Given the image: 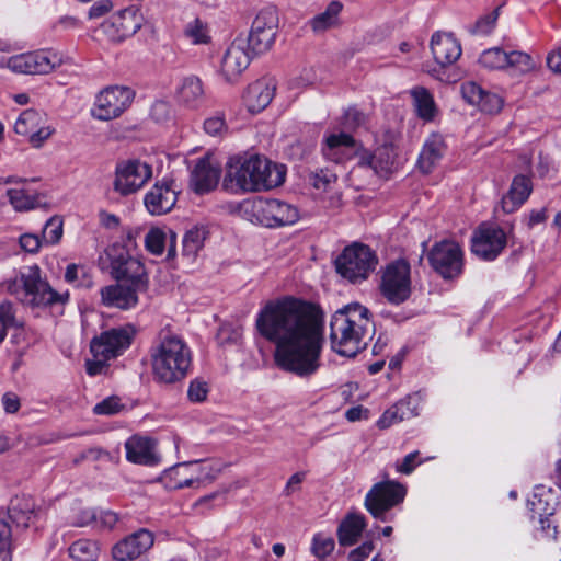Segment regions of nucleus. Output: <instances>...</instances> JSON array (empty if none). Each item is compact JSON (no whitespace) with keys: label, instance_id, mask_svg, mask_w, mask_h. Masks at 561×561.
Wrapping results in <instances>:
<instances>
[{"label":"nucleus","instance_id":"nucleus-8","mask_svg":"<svg viewBox=\"0 0 561 561\" xmlns=\"http://www.w3.org/2000/svg\"><path fill=\"white\" fill-rule=\"evenodd\" d=\"M379 290L392 305H400L410 298L412 282L408 261L400 259L385 266L380 275Z\"/></svg>","mask_w":561,"mask_h":561},{"label":"nucleus","instance_id":"nucleus-31","mask_svg":"<svg viewBox=\"0 0 561 561\" xmlns=\"http://www.w3.org/2000/svg\"><path fill=\"white\" fill-rule=\"evenodd\" d=\"M446 142L442 135L432 134L425 140L417 159L422 173L428 174L439 163L446 152Z\"/></svg>","mask_w":561,"mask_h":561},{"label":"nucleus","instance_id":"nucleus-36","mask_svg":"<svg viewBox=\"0 0 561 561\" xmlns=\"http://www.w3.org/2000/svg\"><path fill=\"white\" fill-rule=\"evenodd\" d=\"M343 4L340 1H331L325 10L310 20L311 30L317 33H323L328 30L340 26V15Z\"/></svg>","mask_w":561,"mask_h":561},{"label":"nucleus","instance_id":"nucleus-18","mask_svg":"<svg viewBox=\"0 0 561 561\" xmlns=\"http://www.w3.org/2000/svg\"><path fill=\"white\" fill-rule=\"evenodd\" d=\"M14 130L16 134L27 137L30 144L35 148L41 147L54 133V128L47 124L46 115L35 110H26L21 113L14 124Z\"/></svg>","mask_w":561,"mask_h":561},{"label":"nucleus","instance_id":"nucleus-41","mask_svg":"<svg viewBox=\"0 0 561 561\" xmlns=\"http://www.w3.org/2000/svg\"><path fill=\"white\" fill-rule=\"evenodd\" d=\"M206 236L207 231L204 227L196 226L190 229L183 238V255L188 260H194L202 250Z\"/></svg>","mask_w":561,"mask_h":561},{"label":"nucleus","instance_id":"nucleus-42","mask_svg":"<svg viewBox=\"0 0 561 561\" xmlns=\"http://www.w3.org/2000/svg\"><path fill=\"white\" fill-rule=\"evenodd\" d=\"M10 204L16 211H27L36 207L38 198L24 188H10L7 191Z\"/></svg>","mask_w":561,"mask_h":561},{"label":"nucleus","instance_id":"nucleus-20","mask_svg":"<svg viewBox=\"0 0 561 561\" xmlns=\"http://www.w3.org/2000/svg\"><path fill=\"white\" fill-rule=\"evenodd\" d=\"M179 191L172 180L156 182L146 193L144 204L149 214L161 216L171 211L178 202Z\"/></svg>","mask_w":561,"mask_h":561},{"label":"nucleus","instance_id":"nucleus-23","mask_svg":"<svg viewBox=\"0 0 561 561\" xmlns=\"http://www.w3.org/2000/svg\"><path fill=\"white\" fill-rule=\"evenodd\" d=\"M430 45L434 60L440 67H448L455 64L461 56V45L451 33H434Z\"/></svg>","mask_w":561,"mask_h":561},{"label":"nucleus","instance_id":"nucleus-9","mask_svg":"<svg viewBox=\"0 0 561 561\" xmlns=\"http://www.w3.org/2000/svg\"><path fill=\"white\" fill-rule=\"evenodd\" d=\"M152 165L137 158L119 160L114 172L113 188L121 196L141 190L152 178Z\"/></svg>","mask_w":561,"mask_h":561},{"label":"nucleus","instance_id":"nucleus-37","mask_svg":"<svg viewBox=\"0 0 561 561\" xmlns=\"http://www.w3.org/2000/svg\"><path fill=\"white\" fill-rule=\"evenodd\" d=\"M410 95L417 116L427 122L433 121L437 107L432 93L426 88L417 85L410 90Z\"/></svg>","mask_w":561,"mask_h":561},{"label":"nucleus","instance_id":"nucleus-52","mask_svg":"<svg viewBox=\"0 0 561 561\" xmlns=\"http://www.w3.org/2000/svg\"><path fill=\"white\" fill-rule=\"evenodd\" d=\"M15 317L13 306L10 302L0 304V343L7 336V331L10 327L14 325Z\"/></svg>","mask_w":561,"mask_h":561},{"label":"nucleus","instance_id":"nucleus-43","mask_svg":"<svg viewBox=\"0 0 561 561\" xmlns=\"http://www.w3.org/2000/svg\"><path fill=\"white\" fill-rule=\"evenodd\" d=\"M69 554L76 561H96L99 546L92 540L80 539L70 546Z\"/></svg>","mask_w":561,"mask_h":561},{"label":"nucleus","instance_id":"nucleus-22","mask_svg":"<svg viewBox=\"0 0 561 561\" xmlns=\"http://www.w3.org/2000/svg\"><path fill=\"white\" fill-rule=\"evenodd\" d=\"M153 542V535L146 529H140L117 542L113 547L112 554L116 561H133L146 553Z\"/></svg>","mask_w":561,"mask_h":561},{"label":"nucleus","instance_id":"nucleus-49","mask_svg":"<svg viewBox=\"0 0 561 561\" xmlns=\"http://www.w3.org/2000/svg\"><path fill=\"white\" fill-rule=\"evenodd\" d=\"M62 220L59 217H51L45 224L42 238L45 244H56L62 237Z\"/></svg>","mask_w":561,"mask_h":561},{"label":"nucleus","instance_id":"nucleus-48","mask_svg":"<svg viewBox=\"0 0 561 561\" xmlns=\"http://www.w3.org/2000/svg\"><path fill=\"white\" fill-rule=\"evenodd\" d=\"M167 233L157 227L151 228L145 238L146 249L154 255H161L164 251Z\"/></svg>","mask_w":561,"mask_h":561},{"label":"nucleus","instance_id":"nucleus-63","mask_svg":"<svg viewBox=\"0 0 561 561\" xmlns=\"http://www.w3.org/2000/svg\"><path fill=\"white\" fill-rule=\"evenodd\" d=\"M2 405L7 413H16L21 407L20 398L14 392H7L2 396Z\"/></svg>","mask_w":561,"mask_h":561},{"label":"nucleus","instance_id":"nucleus-45","mask_svg":"<svg viewBox=\"0 0 561 561\" xmlns=\"http://www.w3.org/2000/svg\"><path fill=\"white\" fill-rule=\"evenodd\" d=\"M310 184L318 191L328 193L334 191L337 175L329 168L320 169L309 175Z\"/></svg>","mask_w":561,"mask_h":561},{"label":"nucleus","instance_id":"nucleus-13","mask_svg":"<svg viewBox=\"0 0 561 561\" xmlns=\"http://www.w3.org/2000/svg\"><path fill=\"white\" fill-rule=\"evenodd\" d=\"M252 211L261 225L270 228L293 225L299 218L295 206L278 199H257L252 205Z\"/></svg>","mask_w":561,"mask_h":561},{"label":"nucleus","instance_id":"nucleus-29","mask_svg":"<svg viewBox=\"0 0 561 561\" xmlns=\"http://www.w3.org/2000/svg\"><path fill=\"white\" fill-rule=\"evenodd\" d=\"M396 152L392 146H382L373 153L364 150L359 153L358 164L371 168L376 174L387 176L394 170Z\"/></svg>","mask_w":561,"mask_h":561},{"label":"nucleus","instance_id":"nucleus-44","mask_svg":"<svg viewBox=\"0 0 561 561\" xmlns=\"http://www.w3.org/2000/svg\"><path fill=\"white\" fill-rule=\"evenodd\" d=\"M513 72L526 75L536 69V62L527 53L519 50L507 51V67Z\"/></svg>","mask_w":561,"mask_h":561},{"label":"nucleus","instance_id":"nucleus-32","mask_svg":"<svg viewBox=\"0 0 561 561\" xmlns=\"http://www.w3.org/2000/svg\"><path fill=\"white\" fill-rule=\"evenodd\" d=\"M533 191L530 178L518 174L514 176L508 192L501 201V207L504 213L511 214L517 210L529 197Z\"/></svg>","mask_w":561,"mask_h":561},{"label":"nucleus","instance_id":"nucleus-6","mask_svg":"<svg viewBox=\"0 0 561 561\" xmlns=\"http://www.w3.org/2000/svg\"><path fill=\"white\" fill-rule=\"evenodd\" d=\"M22 290L20 298L23 304L32 308H51L64 306L69 299V293L55 290L49 283L42 277L37 265L30 266L21 274Z\"/></svg>","mask_w":561,"mask_h":561},{"label":"nucleus","instance_id":"nucleus-27","mask_svg":"<svg viewBox=\"0 0 561 561\" xmlns=\"http://www.w3.org/2000/svg\"><path fill=\"white\" fill-rule=\"evenodd\" d=\"M276 91V82L272 78H261L251 83L243 101L249 112L259 113L263 111L273 100Z\"/></svg>","mask_w":561,"mask_h":561},{"label":"nucleus","instance_id":"nucleus-60","mask_svg":"<svg viewBox=\"0 0 561 561\" xmlns=\"http://www.w3.org/2000/svg\"><path fill=\"white\" fill-rule=\"evenodd\" d=\"M112 9L113 3L111 0H99L90 8L88 16L89 19H98L108 13Z\"/></svg>","mask_w":561,"mask_h":561},{"label":"nucleus","instance_id":"nucleus-55","mask_svg":"<svg viewBox=\"0 0 561 561\" xmlns=\"http://www.w3.org/2000/svg\"><path fill=\"white\" fill-rule=\"evenodd\" d=\"M208 394V386L199 379L192 380L188 386L187 397L192 402H203Z\"/></svg>","mask_w":561,"mask_h":561},{"label":"nucleus","instance_id":"nucleus-11","mask_svg":"<svg viewBox=\"0 0 561 561\" xmlns=\"http://www.w3.org/2000/svg\"><path fill=\"white\" fill-rule=\"evenodd\" d=\"M407 495V488L394 480L376 483L366 494L364 505L377 519L386 520V513L401 504Z\"/></svg>","mask_w":561,"mask_h":561},{"label":"nucleus","instance_id":"nucleus-4","mask_svg":"<svg viewBox=\"0 0 561 561\" xmlns=\"http://www.w3.org/2000/svg\"><path fill=\"white\" fill-rule=\"evenodd\" d=\"M191 362L188 346L174 335L163 337L151 353L153 377L163 383L182 380L191 367Z\"/></svg>","mask_w":561,"mask_h":561},{"label":"nucleus","instance_id":"nucleus-26","mask_svg":"<svg viewBox=\"0 0 561 561\" xmlns=\"http://www.w3.org/2000/svg\"><path fill=\"white\" fill-rule=\"evenodd\" d=\"M421 397L417 393L408 396L387 409L377 421L380 430L389 428L404 420L419 415Z\"/></svg>","mask_w":561,"mask_h":561},{"label":"nucleus","instance_id":"nucleus-64","mask_svg":"<svg viewBox=\"0 0 561 561\" xmlns=\"http://www.w3.org/2000/svg\"><path fill=\"white\" fill-rule=\"evenodd\" d=\"M117 523V516L110 511H102L96 514V522L93 524L99 528H112Z\"/></svg>","mask_w":561,"mask_h":561},{"label":"nucleus","instance_id":"nucleus-40","mask_svg":"<svg viewBox=\"0 0 561 561\" xmlns=\"http://www.w3.org/2000/svg\"><path fill=\"white\" fill-rule=\"evenodd\" d=\"M193 480V486H201L213 482L220 469L211 461L188 462Z\"/></svg>","mask_w":561,"mask_h":561},{"label":"nucleus","instance_id":"nucleus-50","mask_svg":"<svg viewBox=\"0 0 561 561\" xmlns=\"http://www.w3.org/2000/svg\"><path fill=\"white\" fill-rule=\"evenodd\" d=\"M335 548V541L332 537L323 534H317L313 536L311 552L319 559H323L330 556Z\"/></svg>","mask_w":561,"mask_h":561},{"label":"nucleus","instance_id":"nucleus-19","mask_svg":"<svg viewBox=\"0 0 561 561\" xmlns=\"http://www.w3.org/2000/svg\"><path fill=\"white\" fill-rule=\"evenodd\" d=\"M251 55L244 38H236L226 49L221 64L220 75L228 83H234L249 67Z\"/></svg>","mask_w":561,"mask_h":561},{"label":"nucleus","instance_id":"nucleus-57","mask_svg":"<svg viewBox=\"0 0 561 561\" xmlns=\"http://www.w3.org/2000/svg\"><path fill=\"white\" fill-rule=\"evenodd\" d=\"M19 243L22 250L28 253H37L44 243L43 238L35 233H24Z\"/></svg>","mask_w":561,"mask_h":561},{"label":"nucleus","instance_id":"nucleus-3","mask_svg":"<svg viewBox=\"0 0 561 561\" xmlns=\"http://www.w3.org/2000/svg\"><path fill=\"white\" fill-rule=\"evenodd\" d=\"M375 333V323L367 307L352 302L335 311L330 323V341L334 352L355 356Z\"/></svg>","mask_w":561,"mask_h":561},{"label":"nucleus","instance_id":"nucleus-17","mask_svg":"<svg viewBox=\"0 0 561 561\" xmlns=\"http://www.w3.org/2000/svg\"><path fill=\"white\" fill-rule=\"evenodd\" d=\"M134 330L130 327L115 328L105 331L91 342L93 356L112 359L119 356L131 343Z\"/></svg>","mask_w":561,"mask_h":561},{"label":"nucleus","instance_id":"nucleus-30","mask_svg":"<svg viewBox=\"0 0 561 561\" xmlns=\"http://www.w3.org/2000/svg\"><path fill=\"white\" fill-rule=\"evenodd\" d=\"M125 449L130 462L152 466L159 461L156 444L150 438L134 435L126 440Z\"/></svg>","mask_w":561,"mask_h":561},{"label":"nucleus","instance_id":"nucleus-15","mask_svg":"<svg viewBox=\"0 0 561 561\" xmlns=\"http://www.w3.org/2000/svg\"><path fill=\"white\" fill-rule=\"evenodd\" d=\"M432 267L444 278L460 275L463 267L462 251L454 241H442L435 244L428 253Z\"/></svg>","mask_w":561,"mask_h":561},{"label":"nucleus","instance_id":"nucleus-24","mask_svg":"<svg viewBox=\"0 0 561 561\" xmlns=\"http://www.w3.org/2000/svg\"><path fill=\"white\" fill-rule=\"evenodd\" d=\"M461 94L469 104L478 106L480 111L486 114H497L504 105L503 98L496 93L485 91L473 81L461 84Z\"/></svg>","mask_w":561,"mask_h":561},{"label":"nucleus","instance_id":"nucleus-33","mask_svg":"<svg viewBox=\"0 0 561 561\" xmlns=\"http://www.w3.org/2000/svg\"><path fill=\"white\" fill-rule=\"evenodd\" d=\"M176 99L184 107L196 110L205 99L204 84L197 76L185 77L176 89Z\"/></svg>","mask_w":561,"mask_h":561},{"label":"nucleus","instance_id":"nucleus-7","mask_svg":"<svg viewBox=\"0 0 561 561\" xmlns=\"http://www.w3.org/2000/svg\"><path fill=\"white\" fill-rule=\"evenodd\" d=\"M378 263L371 249L362 243L346 247L335 260L336 272L351 283L363 282L368 278Z\"/></svg>","mask_w":561,"mask_h":561},{"label":"nucleus","instance_id":"nucleus-62","mask_svg":"<svg viewBox=\"0 0 561 561\" xmlns=\"http://www.w3.org/2000/svg\"><path fill=\"white\" fill-rule=\"evenodd\" d=\"M96 522V513L91 508H80L75 517V525L84 527Z\"/></svg>","mask_w":561,"mask_h":561},{"label":"nucleus","instance_id":"nucleus-61","mask_svg":"<svg viewBox=\"0 0 561 561\" xmlns=\"http://www.w3.org/2000/svg\"><path fill=\"white\" fill-rule=\"evenodd\" d=\"M374 550L373 541H366L356 549L352 550L348 554L351 561H364Z\"/></svg>","mask_w":561,"mask_h":561},{"label":"nucleus","instance_id":"nucleus-16","mask_svg":"<svg viewBox=\"0 0 561 561\" xmlns=\"http://www.w3.org/2000/svg\"><path fill=\"white\" fill-rule=\"evenodd\" d=\"M142 20L139 10L129 7L105 20L100 30L110 42L119 43L134 35L141 27Z\"/></svg>","mask_w":561,"mask_h":561},{"label":"nucleus","instance_id":"nucleus-59","mask_svg":"<svg viewBox=\"0 0 561 561\" xmlns=\"http://www.w3.org/2000/svg\"><path fill=\"white\" fill-rule=\"evenodd\" d=\"M417 457H419V451H413V453L407 455L403 458L402 462L397 463V466H396L397 471L400 473H403V474L412 473L413 470L415 469V467L421 463V461H419V462L416 461Z\"/></svg>","mask_w":561,"mask_h":561},{"label":"nucleus","instance_id":"nucleus-14","mask_svg":"<svg viewBox=\"0 0 561 561\" xmlns=\"http://www.w3.org/2000/svg\"><path fill=\"white\" fill-rule=\"evenodd\" d=\"M107 255L111 260L112 274L116 280L134 285L136 288L147 289V275L142 263L128 255L122 249L112 248Z\"/></svg>","mask_w":561,"mask_h":561},{"label":"nucleus","instance_id":"nucleus-58","mask_svg":"<svg viewBox=\"0 0 561 561\" xmlns=\"http://www.w3.org/2000/svg\"><path fill=\"white\" fill-rule=\"evenodd\" d=\"M11 536L12 531L8 520L4 517H0V551L2 554L9 556Z\"/></svg>","mask_w":561,"mask_h":561},{"label":"nucleus","instance_id":"nucleus-34","mask_svg":"<svg viewBox=\"0 0 561 561\" xmlns=\"http://www.w3.org/2000/svg\"><path fill=\"white\" fill-rule=\"evenodd\" d=\"M365 527L366 520L363 515L355 513L347 514L337 528L339 543L344 547L355 545Z\"/></svg>","mask_w":561,"mask_h":561},{"label":"nucleus","instance_id":"nucleus-54","mask_svg":"<svg viewBox=\"0 0 561 561\" xmlns=\"http://www.w3.org/2000/svg\"><path fill=\"white\" fill-rule=\"evenodd\" d=\"M204 129L210 136H222L227 131V124L224 115L208 117L204 122Z\"/></svg>","mask_w":561,"mask_h":561},{"label":"nucleus","instance_id":"nucleus-25","mask_svg":"<svg viewBox=\"0 0 561 561\" xmlns=\"http://www.w3.org/2000/svg\"><path fill=\"white\" fill-rule=\"evenodd\" d=\"M145 291L136 288L134 285L117 280L116 284L108 285L101 289L103 305L118 309H130L138 304V293Z\"/></svg>","mask_w":561,"mask_h":561},{"label":"nucleus","instance_id":"nucleus-2","mask_svg":"<svg viewBox=\"0 0 561 561\" xmlns=\"http://www.w3.org/2000/svg\"><path fill=\"white\" fill-rule=\"evenodd\" d=\"M285 169L259 154L234 156L226 164L222 186L232 192H260L282 185Z\"/></svg>","mask_w":561,"mask_h":561},{"label":"nucleus","instance_id":"nucleus-56","mask_svg":"<svg viewBox=\"0 0 561 561\" xmlns=\"http://www.w3.org/2000/svg\"><path fill=\"white\" fill-rule=\"evenodd\" d=\"M306 476H307V473L305 471H298V472L293 473L288 478V480L283 489V495L285 497H289V496L300 492L301 484L304 483Z\"/></svg>","mask_w":561,"mask_h":561},{"label":"nucleus","instance_id":"nucleus-12","mask_svg":"<svg viewBox=\"0 0 561 561\" xmlns=\"http://www.w3.org/2000/svg\"><path fill=\"white\" fill-rule=\"evenodd\" d=\"M278 30V13L274 8H266L255 16L247 46L255 54L267 51L274 44Z\"/></svg>","mask_w":561,"mask_h":561},{"label":"nucleus","instance_id":"nucleus-38","mask_svg":"<svg viewBox=\"0 0 561 561\" xmlns=\"http://www.w3.org/2000/svg\"><path fill=\"white\" fill-rule=\"evenodd\" d=\"M354 146V139L345 133L332 134L325 138L323 154L327 159L340 162L343 159V150Z\"/></svg>","mask_w":561,"mask_h":561},{"label":"nucleus","instance_id":"nucleus-35","mask_svg":"<svg viewBox=\"0 0 561 561\" xmlns=\"http://www.w3.org/2000/svg\"><path fill=\"white\" fill-rule=\"evenodd\" d=\"M9 517L16 524L26 528L35 519V503L30 496H15L9 505Z\"/></svg>","mask_w":561,"mask_h":561},{"label":"nucleus","instance_id":"nucleus-21","mask_svg":"<svg viewBox=\"0 0 561 561\" xmlns=\"http://www.w3.org/2000/svg\"><path fill=\"white\" fill-rule=\"evenodd\" d=\"M506 245L504 231L493 225H481L472 238V251L484 260L495 259Z\"/></svg>","mask_w":561,"mask_h":561},{"label":"nucleus","instance_id":"nucleus-1","mask_svg":"<svg viewBox=\"0 0 561 561\" xmlns=\"http://www.w3.org/2000/svg\"><path fill=\"white\" fill-rule=\"evenodd\" d=\"M259 333L276 345L275 362L300 377L320 367L323 319L317 307L294 297L268 301L255 322Z\"/></svg>","mask_w":561,"mask_h":561},{"label":"nucleus","instance_id":"nucleus-39","mask_svg":"<svg viewBox=\"0 0 561 561\" xmlns=\"http://www.w3.org/2000/svg\"><path fill=\"white\" fill-rule=\"evenodd\" d=\"M162 480L170 489L193 486L190 463H180L164 472Z\"/></svg>","mask_w":561,"mask_h":561},{"label":"nucleus","instance_id":"nucleus-46","mask_svg":"<svg viewBox=\"0 0 561 561\" xmlns=\"http://www.w3.org/2000/svg\"><path fill=\"white\" fill-rule=\"evenodd\" d=\"M479 62L482 67L490 70L506 69L507 51L500 47L486 49L481 54Z\"/></svg>","mask_w":561,"mask_h":561},{"label":"nucleus","instance_id":"nucleus-28","mask_svg":"<svg viewBox=\"0 0 561 561\" xmlns=\"http://www.w3.org/2000/svg\"><path fill=\"white\" fill-rule=\"evenodd\" d=\"M220 179V168L210 158L197 161L191 175V187L197 194L209 193L215 190Z\"/></svg>","mask_w":561,"mask_h":561},{"label":"nucleus","instance_id":"nucleus-10","mask_svg":"<svg viewBox=\"0 0 561 561\" xmlns=\"http://www.w3.org/2000/svg\"><path fill=\"white\" fill-rule=\"evenodd\" d=\"M135 92L124 85H111L96 95L91 115L98 121H112L119 117L133 103Z\"/></svg>","mask_w":561,"mask_h":561},{"label":"nucleus","instance_id":"nucleus-53","mask_svg":"<svg viewBox=\"0 0 561 561\" xmlns=\"http://www.w3.org/2000/svg\"><path fill=\"white\" fill-rule=\"evenodd\" d=\"M497 16H499V13H497V9H496L493 12H491V13L482 16L481 19H479L476 22V24L473 25L471 32L473 34H476V35H488V34H490L493 31L494 26H495Z\"/></svg>","mask_w":561,"mask_h":561},{"label":"nucleus","instance_id":"nucleus-51","mask_svg":"<svg viewBox=\"0 0 561 561\" xmlns=\"http://www.w3.org/2000/svg\"><path fill=\"white\" fill-rule=\"evenodd\" d=\"M124 409L125 404L122 403L121 399L116 396H112L99 402L93 408V412L99 415H113L119 413Z\"/></svg>","mask_w":561,"mask_h":561},{"label":"nucleus","instance_id":"nucleus-47","mask_svg":"<svg viewBox=\"0 0 561 561\" xmlns=\"http://www.w3.org/2000/svg\"><path fill=\"white\" fill-rule=\"evenodd\" d=\"M184 36L194 45L208 44L211 38L207 24L199 19L187 23Z\"/></svg>","mask_w":561,"mask_h":561},{"label":"nucleus","instance_id":"nucleus-5","mask_svg":"<svg viewBox=\"0 0 561 561\" xmlns=\"http://www.w3.org/2000/svg\"><path fill=\"white\" fill-rule=\"evenodd\" d=\"M61 51L54 49H38L21 53L9 58H1L0 68H8L13 73L27 76H46L55 72L68 62Z\"/></svg>","mask_w":561,"mask_h":561}]
</instances>
